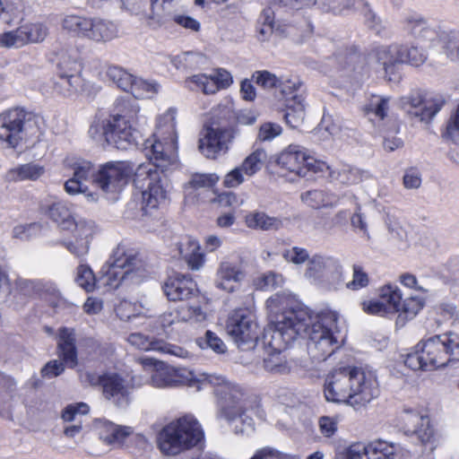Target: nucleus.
<instances>
[{
  "mask_svg": "<svg viewBox=\"0 0 459 459\" xmlns=\"http://www.w3.org/2000/svg\"><path fill=\"white\" fill-rule=\"evenodd\" d=\"M420 348L422 349L427 369H437L449 363V355L442 335H435L420 342Z\"/></svg>",
  "mask_w": 459,
  "mask_h": 459,
  "instance_id": "26",
  "label": "nucleus"
},
{
  "mask_svg": "<svg viewBox=\"0 0 459 459\" xmlns=\"http://www.w3.org/2000/svg\"><path fill=\"white\" fill-rule=\"evenodd\" d=\"M244 221L247 228L255 230H278L282 227V221L280 218L269 216L260 211L248 212Z\"/></svg>",
  "mask_w": 459,
  "mask_h": 459,
  "instance_id": "35",
  "label": "nucleus"
},
{
  "mask_svg": "<svg viewBox=\"0 0 459 459\" xmlns=\"http://www.w3.org/2000/svg\"><path fill=\"white\" fill-rule=\"evenodd\" d=\"M21 29L25 45L41 42L48 35V28L41 22L26 23Z\"/></svg>",
  "mask_w": 459,
  "mask_h": 459,
  "instance_id": "49",
  "label": "nucleus"
},
{
  "mask_svg": "<svg viewBox=\"0 0 459 459\" xmlns=\"http://www.w3.org/2000/svg\"><path fill=\"white\" fill-rule=\"evenodd\" d=\"M207 378L200 387V391L212 388L218 398L223 417L232 418V413L240 412L246 409L247 394L237 384L230 382L221 375L208 374Z\"/></svg>",
  "mask_w": 459,
  "mask_h": 459,
  "instance_id": "12",
  "label": "nucleus"
},
{
  "mask_svg": "<svg viewBox=\"0 0 459 459\" xmlns=\"http://www.w3.org/2000/svg\"><path fill=\"white\" fill-rule=\"evenodd\" d=\"M425 362L422 349L420 348V342L415 346V351L407 354L404 359L405 366L412 370H428Z\"/></svg>",
  "mask_w": 459,
  "mask_h": 459,
  "instance_id": "58",
  "label": "nucleus"
},
{
  "mask_svg": "<svg viewBox=\"0 0 459 459\" xmlns=\"http://www.w3.org/2000/svg\"><path fill=\"white\" fill-rule=\"evenodd\" d=\"M46 287V283L41 281L29 280L23 278H18L15 281L16 290L25 296H30L32 294L40 292L43 288Z\"/></svg>",
  "mask_w": 459,
  "mask_h": 459,
  "instance_id": "56",
  "label": "nucleus"
},
{
  "mask_svg": "<svg viewBox=\"0 0 459 459\" xmlns=\"http://www.w3.org/2000/svg\"><path fill=\"white\" fill-rule=\"evenodd\" d=\"M271 325L264 342L267 356L264 368L272 374H287L290 365L282 353L298 337L307 336V351L312 359L323 361L341 346L337 326L338 313L323 310L313 316L296 295L277 292L265 302Z\"/></svg>",
  "mask_w": 459,
  "mask_h": 459,
  "instance_id": "1",
  "label": "nucleus"
},
{
  "mask_svg": "<svg viewBox=\"0 0 459 459\" xmlns=\"http://www.w3.org/2000/svg\"><path fill=\"white\" fill-rule=\"evenodd\" d=\"M304 276L323 287L336 288L344 281L343 268L340 260L334 256L316 254L307 264Z\"/></svg>",
  "mask_w": 459,
  "mask_h": 459,
  "instance_id": "15",
  "label": "nucleus"
},
{
  "mask_svg": "<svg viewBox=\"0 0 459 459\" xmlns=\"http://www.w3.org/2000/svg\"><path fill=\"white\" fill-rule=\"evenodd\" d=\"M56 352L67 368L78 365L75 331L70 327H60L56 334Z\"/></svg>",
  "mask_w": 459,
  "mask_h": 459,
  "instance_id": "27",
  "label": "nucleus"
},
{
  "mask_svg": "<svg viewBox=\"0 0 459 459\" xmlns=\"http://www.w3.org/2000/svg\"><path fill=\"white\" fill-rule=\"evenodd\" d=\"M205 56L199 52H185L175 58V62L183 64L187 68H196L205 63Z\"/></svg>",
  "mask_w": 459,
  "mask_h": 459,
  "instance_id": "59",
  "label": "nucleus"
},
{
  "mask_svg": "<svg viewBox=\"0 0 459 459\" xmlns=\"http://www.w3.org/2000/svg\"><path fill=\"white\" fill-rule=\"evenodd\" d=\"M283 283L284 277L281 273L272 271L262 273L254 279V286L261 290L276 289L282 286Z\"/></svg>",
  "mask_w": 459,
  "mask_h": 459,
  "instance_id": "51",
  "label": "nucleus"
},
{
  "mask_svg": "<svg viewBox=\"0 0 459 459\" xmlns=\"http://www.w3.org/2000/svg\"><path fill=\"white\" fill-rule=\"evenodd\" d=\"M351 366L331 371L325 379L324 395L327 402L349 405L351 397Z\"/></svg>",
  "mask_w": 459,
  "mask_h": 459,
  "instance_id": "19",
  "label": "nucleus"
},
{
  "mask_svg": "<svg viewBox=\"0 0 459 459\" xmlns=\"http://www.w3.org/2000/svg\"><path fill=\"white\" fill-rule=\"evenodd\" d=\"M210 76L213 83L214 92L230 88L233 83V76L225 68L218 67L211 71Z\"/></svg>",
  "mask_w": 459,
  "mask_h": 459,
  "instance_id": "55",
  "label": "nucleus"
},
{
  "mask_svg": "<svg viewBox=\"0 0 459 459\" xmlns=\"http://www.w3.org/2000/svg\"><path fill=\"white\" fill-rule=\"evenodd\" d=\"M404 30L430 48H441L452 61L459 60V44L456 34L440 24L413 13L404 20Z\"/></svg>",
  "mask_w": 459,
  "mask_h": 459,
  "instance_id": "10",
  "label": "nucleus"
},
{
  "mask_svg": "<svg viewBox=\"0 0 459 459\" xmlns=\"http://www.w3.org/2000/svg\"><path fill=\"white\" fill-rule=\"evenodd\" d=\"M389 110V98L373 96L365 107L366 115L371 121H382Z\"/></svg>",
  "mask_w": 459,
  "mask_h": 459,
  "instance_id": "42",
  "label": "nucleus"
},
{
  "mask_svg": "<svg viewBox=\"0 0 459 459\" xmlns=\"http://www.w3.org/2000/svg\"><path fill=\"white\" fill-rule=\"evenodd\" d=\"M0 45L6 48H19L25 45L21 26L14 30L0 35Z\"/></svg>",
  "mask_w": 459,
  "mask_h": 459,
  "instance_id": "60",
  "label": "nucleus"
},
{
  "mask_svg": "<svg viewBox=\"0 0 459 459\" xmlns=\"http://www.w3.org/2000/svg\"><path fill=\"white\" fill-rule=\"evenodd\" d=\"M427 411L419 404H404L400 412L403 428L406 432L410 426H413L427 417Z\"/></svg>",
  "mask_w": 459,
  "mask_h": 459,
  "instance_id": "43",
  "label": "nucleus"
},
{
  "mask_svg": "<svg viewBox=\"0 0 459 459\" xmlns=\"http://www.w3.org/2000/svg\"><path fill=\"white\" fill-rule=\"evenodd\" d=\"M445 103L446 100L442 94L421 91H411L400 100L402 108L422 122L430 121Z\"/></svg>",
  "mask_w": 459,
  "mask_h": 459,
  "instance_id": "16",
  "label": "nucleus"
},
{
  "mask_svg": "<svg viewBox=\"0 0 459 459\" xmlns=\"http://www.w3.org/2000/svg\"><path fill=\"white\" fill-rule=\"evenodd\" d=\"M197 304H189L178 309V320L184 323L201 324L208 318L209 299L202 294L195 297Z\"/></svg>",
  "mask_w": 459,
  "mask_h": 459,
  "instance_id": "32",
  "label": "nucleus"
},
{
  "mask_svg": "<svg viewBox=\"0 0 459 459\" xmlns=\"http://www.w3.org/2000/svg\"><path fill=\"white\" fill-rule=\"evenodd\" d=\"M400 59L399 45H391L377 48L370 56L369 62L378 64L384 71L385 76L391 81L394 65L401 63Z\"/></svg>",
  "mask_w": 459,
  "mask_h": 459,
  "instance_id": "31",
  "label": "nucleus"
},
{
  "mask_svg": "<svg viewBox=\"0 0 459 459\" xmlns=\"http://www.w3.org/2000/svg\"><path fill=\"white\" fill-rule=\"evenodd\" d=\"M89 405L84 403H78L67 405L63 412L62 419L65 421L76 420L78 416L85 415L89 412Z\"/></svg>",
  "mask_w": 459,
  "mask_h": 459,
  "instance_id": "63",
  "label": "nucleus"
},
{
  "mask_svg": "<svg viewBox=\"0 0 459 459\" xmlns=\"http://www.w3.org/2000/svg\"><path fill=\"white\" fill-rule=\"evenodd\" d=\"M281 255L285 262L298 266L308 263L311 258L308 250L299 246L285 248Z\"/></svg>",
  "mask_w": 459,
  "mask_h": 459,
  "instance_id": "54",
  "label": "nucleus"
},
{
  "mask_svg": "<svg viewBox=\"0 0 459 459\" xmlns=\"http://www.w3.org/2000/svg\"><path fill=\"white\" fill-rule=\"evenodd\" d=\"M140 107L135 100L117 99L109 117H96L89 135L98 143H107L118 150L136 144L137 131L134 124L139 118Z\"/></svg>",
  "mask_w": 459,
  "mask_h": 459,
  "instance_id": "3",
  "label": "nucleus"
},
{
  "mask_svg": "<svg viewBox=\"0 0 459 459\" xmlns=\"http://www.w3.org/2000/svg\"><path fill=\"white\" fill-rule=\"evenodd\" d=\"M204 439V432L197 419L186 414L171 420L160 431L158 447L163 455H178L195 446Z\"/></svg>",
  "mask_w": 459,
  "mask_h": 459,
  "instance_id": "7",
  "label": "nucleus"
},
{
  "mask_svg": "<svg viewBox=\"0 0 459 459\" xmlns=\"http://www.w3.org/2000/svg\"><path fill=\"white\" fill-rule=\"evenodd\" d=\"M72 238L64 241L65 248L76 257H84L88 255L91 239L96 233L95 223L85 219H78L77 225L73 227Z\"/></svg>",
  "mask_w": 459,
  "mask_h": 459,
  "instance_id": "22",
  "label": "nucleus"
},
{
  "mask_svg": "<svg viewBox=\"0 0 459 459\" xmlns=\"http://www.w3.org/2000/svg\"><path fill=\"white\" fill-rule=\"evenodd\" d=\"M408 436H415L422 445H432L435 441V429L429 415L405 432Z\"/></svg>",
  "mask_w": 459,
  "mask_h": 459,
  "instance_id": "40",
  "label": "nucleus"
},
{
  "mask_svg": "<svg viewBox=\"0 0 459 459\" xmlns=\"http://www.w3.org/2000/svg\"><path fill=\"white\" fill-rule=\"evenodd\" d=\"M426 303V298L421 295H411L403 299V291L397 285L386 283L378 288L376 298L364 300L361 308L372 316H396L395 325L403 327L422 311Z\"/></svg>",
  "mask_w": 459,
  "mask_h": 459,
  "instance_id": "4",
  "label": "nucleus"
},
{
  "mask_svg": "<svg viewBox=\"0 0 459 459\" xmlns=\"http://www.w3.org/2000/svg\"><path fill=\"white\" fill-rule=\"evenodd\" d=\"M442 338L449 355V363L452 361H459V334H444Z\"/></svg>",
  "mask_w": 459,
  "mask_h": 459,
  "instance_id": "64",
  "label": "nucleus"
},
{
  "mask_svg": "<svg viewBox=\"0 0 459 459\" xmlns=\"http://www.w3.org/2000/svg\"><path fill=\"white\" fill-rule=\"evenodd\" d=\"M85 381L91 385L100 384L104 396L119 408H126L131 402L130 388L125 379L115 372L105 373L95 379L90 373L85 374Z\"/></svg>",
  "mask_w": 459,
  "mask_h": 459,
  "instance_id": "18",
  "label": "nucleus"
},
{
  "mask_svg": "<svg viewBox=\"0 0 459 459\" xmlns=\"http://www.w3.org/2000/svg\"><path fill=\"white\" fill-rule=\"evenodd\" d=\"M117 316L124 321H131L138 317H146L149 309L140 302L121 300L116 307Z\"/></svg>",
  "mask_w": 459,
  "mask_h": 459,
  "instance_id": "38",
  "label": "nucleus"
},
{
  "mask_svg": "<svg viewBox=\"0 0 459 459\" xmlns=\"http://www.w3.org/2000/svg\"><path fill=\"white\" fill-rule=\"evenodd\" d=\"M401 451L399 444L384 439L371 441L366 446V456L368 459H395Z\"/></svg>",
  "mask_w": 459,
  "mask_h": 459,
  "instance_id": "37",
  "label": "nucleus"
},
{
  "mask_svg": "<svg viewBox=\"0 0 459 459\" xmlns=\"http://www.w3.org/2000/svg\"><path fill=\"white\" fill-rule=\"evenodd\" d=\"M338 417L322 416L318 419V428L320 433L325 437H333L338 430Z\"/></svg>",
  "mask_w": 459,
  "mask_h": 459,
  "instance_id": "61",
  "label": "nucleus"
},
{
  "mask_svg": "<svg viewBox=\"0 0 459 459\" xmlns=\"http://www.w3.org/2000/svg\"><path fill=\"white\" fill-rule=\"evenodd\" d=\"M46 173L43 165L38 162H28L17 165L10 169L6 173V178L12 182L37 181Z\"/></svg>",
  "mask_w": 459,
  "mask_h": 459,
  "instance_id": "34",
  "label": "nucleus"
},
{
  "mask_svg": "<svg viewBox=\"0 0 459 459\" xmlns=\"http://www.w3.org/2000/svg\"><path fill=\"white\" fill-rule=\"evenodd\" d=\"M106 76L121 90L130 92L134 75L120 66L109 65L106 70Z\"/></svg>",
  "mask_w": 459,
  "mask_h": 459,
  "instance_id": "44",
  "label": "nucleus"
},
{
  "mask_svg": "<svg viewBox=\"0 0 459 459\" xmlns=\"http://www.w3.org/2000/svg\"><path fill=\"white\" fill-rule=\"evenodd\" d=\"M79 62L75 51L62 50L58 55L57 67L59 73H77Z\"/></svg>",
  "mask_w": 459,
  "mask_h": 459,
  "instance_id": "53",
  "label": "nucleus"
},
{
  "mask_svg": "<svg viewBox=\"0 0 459 459\" xmlns=\"http://www.w3.org/2000/svg\"><path fill=\"white\" fill-rule=\"evenodd\" d=\"M246 277L242 266L233 261H221L215 273L214 285L228 293L236 291Z\"/></svg>",
  "mask_w": 459,
  "mask_h": 459,
  "instance_id": "25",
  "label": "nucleus"
},
{
  "mask_svg": "<svg viewBox=\"0 0 459 459\" xmlns=\"http://www.w3.org/2000/svg\"><path fill=\"white\" fill-rule=\"evenodd\" d=\"M224 418L231 423L232 429L237 435H249L255 430L254 420L245 414V409L240 412L232 413V418Z\"/></svg>",
  "mask_w": 459,
  "mask_h": 459,
  "instance_id": "47",
  "label": "nucleus"
},
{
  "mask_svg": "<svg viewBox=\"0 0 459 459\" xmlns=\"http://www.w3.org/2000/svg\"><path fill=\"white\" fill-rule=\"evenodd\" d=\"M266 160L267 153L265 150L263 148H257L250 152L239 166L247 178H252L263 169Z\"/></svg>",
  "mask_w": 459,
  "mask_h": 459,
  "instance_id": "39",
  "label": "nucleus"
},
{
  "mask_svg": "<svg viewBox=\"0 0 459 459\" xmlns=\"http://www.w3.org/2000/svg\"><path fill=\"white\" fill-rule=\"evenodd\" d=\"M184 84L191 91H201L205 95L215 94L210 74L200 73L188 76Z\"/></svg>",
  "mask_w": 459,
  "mask_h": 459,
  "instance_id": "45",
  "label": "nucleus"
},
{
  "mask_svg": "<svg viewBox=\"0 0 459 459\" xmlns=\"http://www.w3.org/2000/svg\"><path fill=\"white\" fill-rule=\"evenodd\" d=\"M41 211L63 230H73V227L77 225L78 220L72 216L67 206L62 202L44 204Z\"/></svg>",
  "mask_w": 459,
  "mask_h": 459,
  "instance_id": "33",
  "label": "nucleus"
},
{
  "mask_svg": "<svg viewBox=\"0 0 459 459\" xmlns=\"http://www.w3.org/2000/svg\"><path fill=\"white\" fill-rule=\"evenodd\" d=\"M73 169V177L65 183V191L69 195L82 194L90 202L98 201L99 195L89 190L88 183L100 188L108 200L117 201L136 171L127 160L106 162L96 170L91 161L81 160Z\"/></svg>",
  "mask_w": 459,
  "mask_h": 459,
  "instance_id": "2",
  "label": "nucleus"
},
{
  "mask_svg": "<svg viewBox=\"0 0 459 459\" xmlns=\"http://www.w3.org/2000/svg\"><path fill=\"white\" fill-rule=\"evenodd\" d=\"M162 290L170 301L188 300L200 294L196 282L190 276L180 273L169 276Z\"/></svg>",
  "mask_w": 459,
  "mask_h": 459,
  "instance_id": "24",
  "label": "nucleus"
},
{
  "mask_svg": "<svg viewBox=\"0 0 459 459\" xmlns=\"http://www.w3.org/2000/svg\"><path fill=\"white\" fill-rule=\"evenodd\" d=\"M400 47V62L411 66L419 67L428 59L427 52L416 45H404Z\"/></svg>",
  "mask_w": 459,
  "mask_h": 459,
  "instance_id": "41",
  "label": "nucleus"
},
{
  "mask_svg": "<svg viewBox=\"0 0 459 459\" xmlns=\"http://www.w3.org/2000/svg\"><path fill=\"white\" fill-rule=\"evenodd\" d=\"M176 117L175 108L160 115L152 136L143 144L144 155L163 172L177 169L180 165Z\"/></svg>",
  "mask_w": 459,
  "mask_h": 459,
  "instance_id": "5",
  "label": "nucleus"
},
{
  "mask_svg": "<svg viewBox=\"0 0 459 459\" xmlns=\"http://www.w3.org/2000/svg\"><path fill=\"white\" fill-rule=\"evenodd\" d=\"M152 162L139 165L134 184L142 192V205L145 214L164 204L169 198V186L165 184Z\"/></svg>",
  "mask_w": 459,
  "mask_h": 459,
  "instance_id": "11",
  "label": "nucleus"
},
{
  "mask_svg": "<svg viewBox=\"0 0 459 459\" xmlns=\"http://www.w3.org/2000/svg\"><path fill=\"white\" fill-rule=\"evenodd\" d=\"M81 82L82 79L77 73H59L55 88L60 94L70 96L77 91Z\"/></svg>",
  "mask_w": 459,
  "mask_h": 459,
  "instance_id": "46",
  "label": "nucleus"
},
{
  "mask_svg": "<svg viewBox=\"0 0 459 459\" xmlns=\"http://www.w3.org/2000/svg\"><path fill=\"white\" fill-rule=\"evenodd\" d=\"M235 138V132L230 128L207 127L202 133L198 148L208 159H216L226 153Z\"/></svg>",
  "mask_w": 459,
  "mask_h": 459,
  "instance_id": "20",
  "label": "nucleus"
},
{
  "mask_svg": "<svg viewBox=\"0 0 459 459\" xmlns=\"http://www.w3.org/2000/svg\"><path fill=\"white\" fill-rule=\"evenodd\" d=\"M26 112L13 108L0 114V142L7 148L15 149L22 140Z\"/></svg>",
  "mask_w": 459,
  "mask_h": 459,
  "instance_id": "21",
  "label": "nucleus"
},
{
  "mask_svg": "<svg viewBox=\"0 0 459 459\" xmlns=\"http://www.w3.org/2000/svg\"><path fill=\"white\" fill-rule=\"evenodd\" d=\"M60 25L65 32L96 45L104 46L120 37L119 25L100 16L65 14Z\"/></svg>",
  "mask_w": 459,
  "mask_h": 459,
  "instance_id": "9",
  "label": "nucleus"
},
{
  "mask_svg": "<svg viewBox=\"0 0 459 459\" xmlns=\"http://www.w3.org/2000/svg\"><path fill=\"white\" fill-rule=\"evenodd\" d=\"M225 330L238 348L253 344L258 338L257 323L244 308L235 309L229 314Z\"/></svg>",
  "mask_w": 459,
  "mask_h": 459,
  "instance_id": "17",
  "label": "nucleus"
},
{
  "mask_svg": "<svg viewBox=\"0 0 459 459\" xmlns=\"http://www.w3.org/2000/svg\"><path fill=\"white\" fill-rule=\"evenodd\" d=\"M248 178L238 165L230 170L223 178V186L228 188H236Z\"/></svg>",
  "mask_w": 459,
  "mask_h": 459,
  "instance_id": "62",
  "label": "nucleus"
},
{
  "mask_svg": "<svg viewBox=\"0 0 459 459\" xmlns=\"http://www.w3.org/2000/svg\"><path fill=\"white\" fill-rule=\"evenodd\" d=\"M74 281L87 292H91L98 287L95 274L88 264H82L77 267Z\"/></svg>",
  "mask_w": 459,
  "mask_h": 459,
  "instance_id": "48",
  "label": "nucleus"
},
{
  "mask_svg": "<svg viewBox=\"0 0 459 459\" xmlns=\"http://www.w3.org/2000/svg\"><path fill=\"white\" fill-rule=\"evenodd\" d=\"M94 429L104 443L112 446H122L134 433L132 427L118 425L105 419L96 420Z\"/></svg>",
  "mask_w": 459,
  "mask_h": 459,
  "instance_id": "28",
  "label": "nucleus"
},
{
  "mask_svg": "<svg viewBox=\"0 0 459 459\" xmlns=\"http://www.w3.org/2000/svg\"><path fill=\"white\" fill-rule=\"evenodd\" d=\"M351 397L349 405L360 409L366 407L380 394L376 371L367 367L351 366Z\"/></svg>",
  "mask_w": 459,
  "mask_h": 459,
  "instance_id": "14",
  "label": "nucleus"
},
{
  "mask_svg": "<svg viewBox=\"0 0 459 459\" xmlns=\"http://www.w3.org/2000/svg\"><path fill=\"white\" fill-rule=\"evenodd\" d=\"M127 342L133 347L140 351H158L164 353H169L178 357H185L186 351L180 347L163 343L159 341H152L148 336L140 333H133L128 335Z\"/></svg>",
  "mask_w": 459,
  "mask_h": 459,
  "instance_id": "29",
  "label": "nucleus"
},
{
  "mask_svg": "<svg viewBox=\"0 0 459 459\" xmlns=\"http://www.w3.org/2000/svg\"><path fill=\"white\" fill-rule=\"evenodd\" d=\"M441 135L446 141L459 144V103L451 112Z\"/></svg>",
  "mask_w": 459,
  "mask_h": 459,
  "instance_id": "52",
  "label": "nucleus"
},
{
  "mask_svg": "<svg viewBox=\"0 0 459 459\" xmlns=\"http://www.w3.org/2000/svg\"><path fill=\"white\" fill-rule=\"evenodd\" d=\"M131 255H125V246H117L109 260L107 270L100 279L108 290L117 289L124 281H128V271L126 270V263H129Z\"/></svg>",
  "mask_w": 459,
  "mask_h": 459,
  "instance_id": "23",
  "label": "nucleus"
},
{
  "mask_svg": "<svg viewBox=\"0 0 459 459\" xmlns=\"http://www.w3.org/2000/svg\"><path fill=\"white\" fill-rule=\"evenodd\" d=\"M276 163L281 169L303 178L309 173L319 175L329 169L328 164L316 160L306 148L297 144H290L281 152Z\"/></svg>",
  "mask_w": 459,
  "mask_h": 459,
  "instance_id": "13",
  "label": "nucleus"
},
{
  "mask_svg": "<svg viewBox=\"0 0 459 459\" xmlns=\"http://www.w3.org/2000/svg\"><path fill=\"white\" fill-rule=\"evenodd\" d=\"M134 81L130 93L135 98H150L160 89L159 84L154 81H146L136 76L134 77Z\"/></svg>",
  "mask_w": 459,
  "mask_h": 459,
  "instance_id": "50",
  "label": "nucleus"
},
{
  "mask_svg": "<svg viewBox=\"0 0 459 459\" xmlns=\"http://www.w3.org/2000/svg\"><path fill=\"white\" fill-rule=\"evenodd\" d=\"M255 82L264 89L278 87L285 103V115L287 124L291 127H298L305 118V87L299 78H278L268 71H258L253 75Z\"/></svg>",
  "mask_w": 459,
  "mask_h": 459,
  "instance_id": "8",
  "label": "nucleus"
},
{
  "mask_svg": "<svg viewBox=\"0 0 459 459\" xmlns=\"http://www.w3.org/2000/svg\"><path fill=\"white\" fill-rule=\"evenodd\" d=\"M369 283L368 273L360 265H353L352 280L346 283V287L352 290H358L365 288Z\"/></svg>",
  "mask_w": 459,
  "mask_h": 459,
  "instance_id": "57",
  "label": "nucleus"
},
{
  "mask_svg": "<svg viewBox=\"0 0 459 459\" xmlns=\"http://www.w3.org/2000/svg\"><path fill=\"white\" fill-rule=\"evenodd\" d=\"M125 255L132 256L126 265V270L128 271V281L133 283H140L151 277L152 269L138 256L135 251L125 247Z\"/></svg>",
  "mask_w": 459,
  "mask_h": 459,
  "instance_id": "36",
  "label": "nucleus"
},
{
  "mask_svg": "<svg viewBox=\"0 0 459 459\" xmlns=\"http://www.w3.org/2000/svg\"><path fill=\"white\" fill-rule=\"evenodd\" d=\"M319 176L328 177L332 182L351 186L361 183L368 177V174L350 165H342L334 169L329 166V169L324 173H319Z\"/></svg>",
  "mask_w": 459,
  "mask_h": 459,
  "instance_id": "30",
  "label": "nucleus"
},
{
  "mask_svg": "<svg viewBox=\"0 0 459 459\" xmlns=\"http://www.w3.org/2000/svg\"><path fill=\"white\" fill-rule=\"evenodd\" d=\"M137 362L144 370L151 372V377L145 380L141 377H132V387H139L144 383H149L152 386L160 389L186 385L200 391L204 381L207 379L204 377V372L193 371L185 368H176L148 356L138 358Z\"/></svg>",
  "mask_w": 459,
  "mask_h": 459,
  "instance_id": "6",
  "label": "nucleus"
}]
</instances>
